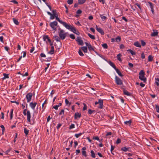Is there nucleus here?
Returning <instances> with one entry per match:
<instances>
[{"instance_id": "obj_1", "label": "nucleus", "mask_w": 159, "mask_h": 159, "mask_svg": "<svg viewBox=\"0 0 159 159\" xmlns=\"http://www.w3.org/2000/svg\"><path fill=\"white\" fill-rule=\"evenodd\" d=\"M23 113L25 116H27V121L31 125L33 124L34 123L32 124L30 123L31 116L30 111L27 110V109H25L23 111Z\"/></svg>"}, {"instance_id": "obj_2", "label": "nucleus", "mask_w": 159, "mask_h": 159, "mask_svg": "<svg viewBox=\"0 0 159 159\" xmlns=\"http://www.w3.org/2000/svg\"><path fill=\"white\" fill-rule=\"evenodd\" d=\"M59 30H60V31L59 32V35L61 39L64 40L65 39L67 35V33L65 32L63 30H61L60 28H59Z\"/></svg>"}, {"instance_id": "obj_3", "label": "nucleus", "mask_w": 159, "mask_h": 159, "mask_svg": "<svg viewBox=\"0 0 159 159\" xmlns=\"http://www.w3.org/2000/svg\"><path fill=\"white\" fill-rule=\"evenodd\" d=\"M145 73L144 71L142 70L139 72V79L144 82H146L147 80L146 78L145 77Z\"/></svg>"}, {"instance_id": "obj_4", "label": "nucleus", "mask_w": 159, "mask_h": 159, "mask_svg": "<svg viewBox=\"0 0 159 159\" xmlns=\"http://www.w3.org/2000/svg\"><path fill=\"white\" fill-rule=\"evenodd\" d=\"M59 22L62 25H63L67 29L70 30L72 26L70 25L67 24L66 22L63 21H59Z\"/></svg>"}, {"instance_id": "obj_5", "label": "nucleus", "mask_w": 159, "mask_h": 159, "mask_svg": "<svg viewBox=\"0 0 159 159\" xmlns=\"http://www.w3.org/2000/svg\"><path fill=\"white\" fill-rule=\"evenodd\" d=\"M57 22L56 21L51 22L49 24V25L52 28V30L55 31L56 30V28L55 27L57 26Z\"/></svg>"}, {"instance_id": "obj_6", "label": "nucleus", "mask_w": 159, "mask_h": 159, "mask_svg": "<svg viewBox=\"0 0 159 159\" xmlns=\"http://www.w3.org/2000/svg\"><path fill=\"white\" fill-rule=\"evenodd\" d=\"M115 79L116 82L117 84L119 85H121L122 84L123 82L122 80L117 76H115Z\"/></svg>"}, {"instance_id": "obj_7", "label": "nucleus", "mask_w": 159, "mask_h": 159, "mask_svg": "<svg viewBox=\"0 0 159 159\" xmlns=\"http://www.w3.org/2000/svg\"><path fill=\"white\" fill-rule=\"evenodd\" d=\"M33 94L31 93H27L26 96V98L27 99V102H29L31 100Z\"/></svg>"}, {"instance_id": "obj_8", "label": "nucleus", "mask_w": 159, "mask_h": 159, "mask_svg": "<svg viewBox=\"0 0 159 159\" xmlns=\"http://www.w3.org/2000/svg\"><path fill=\"white\" fill-rule=\"evenodd\" d=\"M52 13L54 16V17H56V20L59 22V21H62L60 20L59 18L58 17V15L57 12V11L56 10H53L52 11Z\"/></svg>"}, {"instance_id": "obj_9", "label": "nucleus", "mask_w": 159, "mask_h": 159, "mask_svg": "<svg viewBox=\"0 0 159 159\" xmlns=\"http://www.w3.org/2000/svg\"><path fill=\"white\" fill-rule=\"evenodd\" d=\"M43 40L45 41L47 43L48 42H51V40L49 39V37L48 35H44L43 37Z\"/></svg>"}, {"instance_id": "obj_10", "label": "nucleus", "mask_w": 159, "mask_h": 159, "mask_svg": "<svg viewBox=\"0 0 159 159\" xmlns=\"http://www.w3.org/2000/svg\"><path fill=\"white\" fill-rule=\"evenodd\" d=\"M95 28L97 30L99 33L103 35L104 34V33L103 30L101 28H98L97 25H96Z\"/></svg>"}, {"instance_id": "obj_11", "label": "nucleus", "mask_w": 159, "mask_h": 159, "mask_svg": "<svg viewBox=\"0 0 159 159\" xmlns=\"http://www.w3.org/2000/svg\"><path fill=\"white\" fill-rule=\"evenodd\" d=\"M76 41L78 43V44L80 45H83L84 44L83 41L80 37H77Z\"/></svg>"}, {"instance_id": "obj_12", "label": "nucleus", "mask_w": 159, "mask_h": 159, "mask_svg": "<svg viewBox=\"0 0 159 159\" xmlns=\"http://www.w3.org/2000/svg\"><path fill=\"white\" fill-rule=\"evenodd\" d=\"M99 106L98 107V108L102 109L103 108V100L102 99H99Z\"/></svg>"}, {"instance_id": "obj_13", "label": "nucleus", "mask_w": 159, "mask_h": 159, "mask_svg": "<svg viewBox=\"0 0 159 159\" xmlns=\"http://www.w3.org/2000/svg\"><path fill=\"white\" fill-rule=\"evenodd\" d=\"M37 104V103L36 102H34V103L33 102H30V106L31 108L34 110L35 109V108Z\"/></svg>"}, {"instance_id": "obj_14", "label": "nucleus", "mask_w": 159, "mask_h": 159, "mask_svg": "<svg viewBox=\"0 0 159 159\" xmlns=\"http://www.w3.org/2000/svg\"><path fill=\"white\" fill-rule=\"evenodd\" d=\"M86 149V148L85 147H83L82 149V155L85 157H86L87 156V155L86 154V152L85 151Z\"/></svg>"}, {"instance_id": "obj_15", "label": "nucleus", "mask_w": 159, "mask_h": 159, "mask_svg": "<svg viewBox=\"0 0 159 159\" xmlns=\"http://www.w3.org/2000/svg\"><path fill=\"white\" fill-rule=\"evenodd\" d=\"M81 116V114L79 112H76L74 115V119L75 120L77 119L78 118H80Z\"/></svg>"}, {"instance_id": "obj_16", "label": "nucleus", "mask_w": 159, "mask_h": 159, "mask_svg": "<svg viewBox=\"0 0 159 159\" xmlns=\"http://www.w3.org/2000/svg\"><path fill=\"white\" fill-rule=\"evenodd\" d=\"M70 30L73 32L74 33L77 34H79V32H78V31H77V33H76V30L75 28L73 27V26H72V27L71 28V29Z\"/></svg>"}, {"instance_id": "obj_17", "label": "nucleus", "mask_w": 159, "mask_h": 159, "mask_svg": "<svg viewBox=\"0 0 159 159\" xmlns=\"http://www.w3.org/2000/svg\"><path fill=\"white\" fill-rule=\"evenodd\" d=\"M47 103V102L46 100H45L44 101V102L43 103L42 105V111L43 112L44 111V110L46 107V106H44V105Z\"/></svg>"}, {"instance_id": "obj_18", "label": "nucleus", "mask_w": 159, "mask_h": 159, "mask_svg": "<svg viewBox=\"0 0 159 159\" xmlns=\"http://www.w3.org/2000/svg\"><path fill=\"white\" fill-rule=\"evenodd\" d=\"M107 62L115 69L116 68L115 65L111 61H108Z\"/></svg>"}, {"instance_id": "obj_19", "label": "nucleus", "mask_w": 159, "mask_h": 159, "mask_svg": "<svg viewBox=\"0 0 159 159\" xmlns=\"http://www.w3.org/2000/svg\"><path fill=\"white\" fill-rule=\"evenodd\" d=\"M153 32L151 34V36L152 37H154L157 36L158 34V32L157 31L155 32L154 30H153Z\"/></svg>"}, {"instance_id": "obj_20", "label": "nucleus", "mask_w": 159, "mask_h": 159, "mask_svg": "<svg viewBox=\"0 0 159 159\" xmlns=\"http://www.w3.org/2000/svg\"><path fill=\"white\" fill-rule=\"evenodd\" d=\"M123 93L125 95H126L128 96H130L131 95V94L125 89L123 90Z\"/></svg>"}, {"instance_id": "obj_21", "label": "nucleus", "mask_w": 159, "mask_h": 159, "mask_svg": "<svg viewBox=\"0 0 159 159\" xmlns=\"http://www.w3.org/2000/svg\"><path fill=\"white\" fill-rule=\"evenodd\" d=\"M117 73L118 74V75L120 77H122L123 76V75L121 74L120 71L117 69L116 68L115 69Z\"/></svg>"}, {"instance_id": "obj_22", "label": "nucleus", "mask_w": 159, "mask_h": 159, "mask_svg": "<svg viewBox=\"0 0 159 159\" xmlns=\"http://www.w3.org/2000/svg\"><path fill=\"white\" fill-rule=\"evenodd\" d=\"M134 45L136 46V47L140 48L141 47V45L140 43L138 42H135L134 44Z\"/></svg>"}, {"instance_id": "obj_23", "label": "nucleus", "mask_w": 159, "mask_h": 159, "mask_svg": "<svg viewBox=\"0 0 159 159\" xmlns=\"http://www.w3.org/2000/svg\"><path fill=\"white\" fill-rule=\"evenodd\" d=\"M54 47L53 46H52L51 47V50L48 52V53L51 54H53L54 53Z\"/></svg>"}, {"instance_id": "obj_24", "label": "nucleus", "mask_w": 159, "mask_h": 159, "mask_svg": "<svg viewBox=\"0 0 159 159\" xmlns=\"http://www.w3.org/2000/svg\"><path fill=\"white\" fill-rule=\"evenodd\" d=\"M81 49L84 53H87L88 51L87 48L86 47H82Z\"/></svg>"}, {"instance_id": "obj_25", "label": "nucleus", "mask_w": 159, "mask_h": 159, "mask_svg": "<svg viewBox=\"0 0 159 159\" xmlns=\"http://www.w3.org/2000/svg\"><path fill=\"white\" fill-rule=\"evenodd\" d=\"M90 153L91 154V156L93 158H95L96 157V156H95V153L92 150H91V152H90Z\"/></svg>"}, {"instance_id": "obj_26", "label": "nucleus", "mask_w": 159, "mask_h": 159, "mask_svg": "<svg viewBox=\"0 0 159 159\" xmlns=\"http://www.w3.org/2000/svg\"><path fill=\"white\" fill-rule=\"evenodd\" d=\"M100 16L102 20H104L107 19L106 16H104L103 15L100 14Z\"/></svg>"}, {"instance_id": "obj_27", "label": "nucleus", "mask_w": 159, "mask_h": 159, "mask_svg": "<svg viewBox=\"0 0 159 159\" xmlns=\"http://www.w3.org/2000/svg\"><path fill=\"white\" fill-rule=\"evenodd\" d=\"M24 132L26 136H27L29 132V130L27 129L26 128H24Z\"/></svg>"}, {"instance_id": "obj_28", "label": "nucleus", "mask_w": 159, "mask_h": 159, "mask_svg": "<svg viewBox=\"0 0 159 159\" xmlns=\"http://www.w3.org/2000/svg\"><path fill=\"white\" fill-rule=\"evenodd\" d=\"M55 39L57 42H60V37H59L58 36L56 35L54 37Z\"/></svg>"}, {"instance_id": "obj_29", "label": "nucleus", "mask_w": 159, "mask_h": 159, "mask_svg": "<svg viewBox=\"0 0 159 159\" xmlns=\"http://www.w3.org/2000/svg\"><path fill=\"white\" fill-rule=\"evenodd\" d=\"M3 75L4 76V77L2 78L3 79H5L7 78L8 79L9 78L8 74L3 73Z\"/></svg>"}, {"instance_id": "obj_30", "label": "nucleus", "mask_w": 159, "mask_h": 159, "mask_svg": "<svg viewBox=\"0 0 159 159\" xmlns=\"http://www.w3.org/2000/svg\"><path fill=\"white\" fill-rule=\"evenodd\" d=\"M130 148H126V147H123L121 148V150L126 152L127 151H129V149Z\"/></svg>"}, {"instance_id": "obj_31", "label": "nucleus", "mask_w": 159, "mask_h": 159, "mask_svg": "<svg viewBox=\"0 0 159 159\" xmlns=\"http://www.w3.org/2000/svg\"><path fill=\"white\" fill-rule=\"evenodd\" d=\"M153 60V57L151 55H149L148 57V61H152Z\"/></svg>"}, {"instance_id": "obj_32", "label": "nucleus", "mask_w": 159, "mask_h": 159, "mask_svg": "<svg viewBox=\"0 0 159 159\" xmlns=\"http://www.w3.org/2000/svg\"><path fill=\"white\" fill-rule=\"evenodd\" d=\"M127 51L129 52L133 56L134 55H135V52H134L131 49H128V50H127Z\"/></svg>"}, {"instance_id": "obj_33", "label": "nucleus", "mask_w": 159, "mask_h": 159, "mask_svg": "<svg viewBox=\"0 0 159 159\" xmlns=\"http://www.w3.org/2000/svg\"><path fill=\"white\" fill-rule=\"evenodd\" d=\"M86 0H78V3L80 4H83L85 2Z\"/></svg>"}, {"instance_id": "obj_34", "label": "nucleus", "mask_w": 159, "mask_h": 159, "mask_svg": "<svg viewBox=\"0 0 159 159\" xmlns=\"http://www.w3.org/2000/svg\"><path fill=\"white\" fill-rule=\"evenodd\" d=\"M132 122V121L131 120H129L128 121H126L124 122L125 124L127 125H131Z\"/></svg>"}, {"instance_id": "obj_35", "label": "nucleus", "mask_w": 159, "mask_h": 159, "mask_svg": "<svg viewBox=\"0 0 159 159\" xmlns=\"http://www.w3.org/2000/svg\"><path fill=\"white\" fill-rule=\"evenodd\" d=\"M65 102L66 104L67 105H68L69 106H70L71 104V102H69V101L67 99H65Z\"/></svg>"}, {"instance_id": "obj_36", "label": "nucleus", "mask_w": 159, "mask_h": 159, "mask_svg": "<svg viewBox=\"0 0 159 159\" xmlns=\"http://www.w3.org/2000/svg\"><path fill=\"white\" fill-rule=\"evenodd\" d=\"M13 20V21L14 22V23L16 25H18L19 24V22L15 18H13L12 19Z\"/></svg>"}, {"instance_id": "obj_37", "label": "nucleus", "mask_w": 159, "mask_h": 159, "mask_svg": "<svg viewBox=\"0 0 159 159\" xmlns=\"http://www.w3.org/2000/svg\"><path fill=\"white\" fill-rule=\"evenodd\" d=\"M88 48L89 50L90 51H94V48L92 47L91 44L90 45H89Z\"/></svg>"}, {"instance_id": "obj_38", "label": "nucleus", "mask_w": 159, "mask_h": 159, "mask_svg": "<svg viewBox=\"0 0 159 159\" xmlns=\"http://www.w3.org/2000/svg\"><path fill=\"white\" fill-rule=\"evenodd\" d=\"M88 35L92 39H95V37L94 35H92L91 34L89 33H88Z\"/></svg>"}, {"instance_id": "obj_39", "label": "nucleus", "mask_w": 159, "mask_h": 159, "mask_svg": "<svg viewBox=\"0 0 159 159\" xmlns=\"http://www.w3.org/2000/svg\"><path fill=\"white\" fill-rule=\"evenodd\" d=\"M121 56V55L120 53L118 54L117 56V58L118 60L119 61H121V59L120 58V57Z\"/></svg>"}, {"instance_id": "obj_40", "label": "nucleus", "mask_w": 159, "mask_h": 159, "mask_svg": "<svg viewBox=\"0 0 159 159\" xmlns=\"http://www.w3.org/2000/svg\"><path fill=\"white\" fill-rule=\"evenodd\" d=\"M78 52L79 55L80 56H83L84 55V54L82 52V51H81V50H80V49L79 50Z\"/></svg>"}, {"instance_id": "obj_41", "label": "nucleus", "mask_w": 159, "mask_h": 159, "mask_svg": "<svg viewBox=\"0 0 159 159\" xmlns=\"http://www.w3.org/2000/svg\"><path fill=\"white\" fill-rule=\"evenodd\" d=\"M13 109H11V111L10 112V120H11L13 117Z\"/></svg>"}, {"instance_id": "obj_42", "label": "nucleus", "mask_w": 159, "mask_h": 159, "mask_svg": "<svg viewBox=\"0 0 159 159\" xmlns=\"http://www.w3.org/2000/svg\"><path fill=\"white\" fill-rule=\"evenodd\" d=\"M148 3H149V4L150 5V8L151 9L154 8V5L152 2H148Z\"/></svg>"}, {"instance_id": "obj_43", "label": "nucleus", "mask_w": 159, "mask_h": 159, "mask_svg": "<svg viewBox=\"0 0 159 159\" xmlns=\"http://www.w3.org/2000/svg\"><path fill=\"white\" fill-rule=\"evenodd\" d=\"M102 47L105 49L107 48H108V46L107 44L106 43H103L102 45Z\"/></svg>"}, {"instance_id": "obj_44", "label": "nucleus", "mask_w": 159, "mask_h": 159, "mask_svg": "<svg viewBox=\"0 0 159 159\" xmlns=\"http://www.w3.org/2000/svg\"><path fill=\"white\" fill-rule=\"evenodd\" d=\"M83 105H84V107H83V111H84L87 110V106L84 103H83Z\"/></svg>"}, {"instance_id": "obj_45", "label": "nucleus", "mask_w": 159, "mask_h": 159, "mask_svg": "<svg viewBox=\"0 0 159 159\" xmlns=\"http://www.w3.org/2000/svg\"><path fill=\"white\" fill-rule=\"evenodd\" d=\"M115 39L116 42H120L121 40L120 37V36L117 37Z\"/></svg>"}, {"instance_id": "obj_46", "label": "nucleus", "mask_w": 159, "mask_h": 159, "mask_svg": "<svg viewBox=\"0 0 159 159\" xmlns=\"http://www.w3.org/2000/svg\"><path fill=\"white\" fill-rule=\"evenodd\" d=\"M141 43L143 46H144L146 45V43L143 40H141Z\"/></svg>"}, {"instance_id": "obj_47", "label": "nucleus", "mask_w": 159, "mask_h": 159, "mask_svg": "<svg viewBox=\"0 0 159 159\" xmlns=\"http://www.w3.org/2000/svg\"><path fill=\"white\" fill-rule=\"evenodd\" d=\"M73 0H68L67 1V3L70 5L72 4L73 3Z\"/></svg>"}, {"instance_id": "obj_48", "label": "nucleus", "mask_w": 159, "mask_h": 159, "mask_svg": "<svg viewBox=\"0 0 159 159\" xmlns=\"http://www.w3.org/2000/svg\"><path fill=\"white\" fill-rule=\"evenodd\" d=\"M82 134L81 133H80L78 134H75V136L76 138H78Z\"/></svg>"}, {"instance_id": "obj_49", "label": "nucleus", "mask_w": 159, "mask_h": 159, "mask_svg": "<svg viewBox=\"0 0 159 159\" xmlns=\"http://www.w3.org/2000/svg\"><path fill=\"white\" fill-rule=\"evenodd\" d=\"M94 112V111L90 109H89V110L88 111V112L90 114H92V113H93Z\"/></svg>"}, {"instance_id": "obj_50", "label": "nucleus", "mask_w": 159, "mask_h": 159, "mask_svg": "<svg viewBox=\"0 0 159 159\" xmlns=\"http://www.w3.org/2000/svg\"><path fill=\"white\" fill-rule=\"evenodd\" d=\"M70 37L71 39H75V35L73 34H70Z\"/></svg>"}, {"instance_id": "obj_51", "label": "nucleus", "mask_w": 159, "mask_h": 159, "mask_svg": "<svg viewBox=\"0 0 159 159\" xmlns=\"http://www.w3.org/2000/svg\"><path fill=\"white\" fill-rule=\"evenodd\" d=\"M75 127V125L74 124H71L70 126L69 129H73Z\"/></svg>"}, {"instance_id": "obj_52", "label": "nucleus", "mask_w": 159, "mask_h": 159, "mask_svg": "<svg viewBox=\"0 0 159 159\" xmlns=\"http://www.w3.org/2000/svg\"><path fill=\"white\" fill-rule=\"evenodd\" d=\"M155 107H156V111L157 112H159V106H158L157 105H156Z\"/></svg>"}, {"instance_id": "obj_53", "label": "nucleus", "mask_w": 159, "mask_h": 159, "mask_svg": "<svg viewBox=\"0 0 159 159\" xmlns=\"http://www.w3.org/2000/svg\"><path fill=\"white\" fill-rule=\"evenodd\" d=\"M82 12V11L81 10L79 9L76 11V14H80Z\"/></svg>"}, {"instance_id": "obj_54", "label": "nucleus", "mask_w": 159, "mask_h": 159, "mask_svg": "<svg viewBox=\"0 0 159 159\" xmlns=\"http://www.w3.org/2000/svg\"><path fill=\"white\" fill-rule=\"evenodd\" d=\"M141 58L143 59H144V58H145V54H144V53L143 52H142L141 54Z\"/></svg>"}, {"instance_id": "obj_55", "label": "nucleus", "mask_w": 159, "mask_h": 159, "mask_svg": "<svg viewBox=\"0 0 159 159\" xmlns=\"http://www.w3.org/2000/svg\"><path fill=\"white\" fill-rule=\"evenodd\" d=\"M40 56L41 57H46L45 55L43 53H41Z\"/></svg>"}, {"instance_id": "obj_56", "label": "nucleus", "mask_w": 159, "mask_h": 159, "mask_svg": "<svg viewBox=\"0 0 159 159\" xmlns=\"http://www.w3.org/2000/svg\"><path fill=\"white\" fill-rule=\"evenodd\" d=\"M121 139H118L117 140V141H116V144H118L119 143H120L121 142Z\"/></svg>"}, {"instance_id": "obj_57", "label": "nucleus", "mask_w": 159, "mask_h": 159, "mask_svg": "<svg viewBox=\"0 0 159 159\" xmlns=\"http://www.w3.org/2000/svg\"><path fill=\"white\" fill-rule=\"evenodd\" d=\"M64 109L61 110L60 112L59 113L60 115H61L62 114L64 115Z\"/></svg>"}, {"instance_id": "obj_58", "label": "nucleus", "mask_w": 159, "mask_h": 159, "mask_svg": "<svg viewBox=\"0 0 159 159\" xmlns=\"http://www.w3.org/2000/svg\"><path fill=\"white\" fill-rule=\"evenodd\" d=\"M93 139H95V140H97L98 141H99V139L98 138V136L93 137Z\"/></svg>"}, {"instance_id": "obj_59", "label": "nucleus", "mask_w": 159, "mask_h": 159, "mask_svg": "<svg viewBox=\"0 0 159 159\" xmlns=\"http://www.w3.org/2000/svg\"><path fill=\"white\" fill-rule=\"evenodd\" d=\"M115 148V146H113L112 145H111V151L112 152V151Z\"/></svg>"}, {"instance_id": "obj_60", "label": "nucleus", "mask_w": 159, "mask_h": 159, "mask_svg": "<svg viewBox=\"0 0 159 159\" xmlns=\"http://www.w3.org/2000/svg\"><path fill=\"white\" fill-rule=\"evenodd\" d=\"M34 50V47H32L31 49H30V53L32 52Z\"/></svg>"}, {"instance_id": "obj_61", "label": "nucleus", "mask_w": 159, "mask_h": 159, "mask_svg": "<svg viewBox=\"0 0 159 159\" xmlns=\"http://www.w3.org/2000/svg\"><path fill=\"white\" fill-rule=\"evenodd\" d=\"M0 127L2 129V132H3L4 131L5 129V127H4V125H1V126H0Z\"/></svg>"}, {"instance_id": "obj_62", "label": "nucleus", "mask_w": 159, "mask_h": 159, "mask_svg": "<svg viewBox=\"0 0 159 159\" xmlns=\"http://www.w3.org/2000/svg\"><path fill=\"white\" fill-rule=\"evenodd\" d=\"M61 125H62V124H58L57 125V129H59Z\"/></svg>"}, {"instance_id": "obj_63", "label": "nucleus", "mask_w": 159, "mask_h": 159, "mask_svg": "<svg viewBox=\"0 0 159 159\" xmlns=\"http://www.w3.org/2000/svg\"><path fill=\"white\" fill-rule=\"evenodd\" d=\"M58 107V106L57 105H56V106L53 107V108L55 109L56 110H57Z\"/></svg>"}, {"instance_id": "obj_64", "label": "nucleus", "mask_w": 159, "mask_h": 159, "mask_svg": "<svg viewBox=\"0 0 159 159\" xmlns=\"http://www.w3.org/2000/svg\"><path fill=\"white\" fill-rule=\"evenodd\" d=\"M54 16L53 14H52V15H50V19L51 20H53L54 18Z\"/></svg>"}]
</instances>
